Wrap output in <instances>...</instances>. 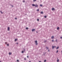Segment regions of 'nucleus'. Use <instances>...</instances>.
Masks as SVG:
<instances>
[{
    "label": "nucleus",
    "mask_w": 62,
    "mask_h": 62,
    "mask_svg": "<svg viewBox=\"0 0 62 62\" xmlns=\"http://www.w3.org/2000/svg\"><path fill=\"white\" fill-rule=\"evenodd\" d=\"M44 17L45 18H46V17H47V16H45Z\"/></svg>",
    "instance_id": "nucleus-21"
},
{
    "label": "nucleus",
    "mask_w": 62,
    "mask_h": 62,
    "mask_svg": "<svg viewBox=\"0 0 62 62\" xmlns=\"http://www.w3.org/2000/svg\"><path fill=\"white\" fill-rule=\"evenodd\" d=\"M58 48H59V47L58 46V47H57L56 48V49H58Z\"/></svg>",
    "instance_id": "nucleus-15"
},
{
    "label": "nucleus",
    "mask_w": 62,
    "mask_h": 62,
    "mask_svg": "<svg viewBox=\"0 0 62 62\" xmlns=\"http://www.w3.org/2000/svg\"><path fill=\"white\" fill-rule=\"evenodd\" d=\"M24 52H23V51H22V53H23Z\"/></svg>",
    "instance_id": "nucleus-22"
},
{
    "label": "nucleus",
    "mask_w": 62,
    "mask_h": 62,
    "mask_svg": "<svg viewBox=\"0 0 62 62\" xmlns=\"http://www.w3.org/2000/svg\"><path fill=\"white\" fill-rule=\"evenodd\" d=\"M15 19H16V20H17V18H15Z\"/></svg>",
    "instance_id": "nucleus-28"
},
{
    "label": "nucleus",
    "mask_w": 62,
    "mask_h": 62,
    "mask_svg": "<svg viewBox=\"0 0 62 62\" xmlns=\"http://www.w3.org/2000/svg\"><path fill=\"white\" fill-rule=\"evenodd\" d=\"M41 14H43V12H41Z\"/></svg>",
    "instance_id": "nucleus-10"
},
{
    "label": "nucleus",
    "mask_w": 62,
    "mask_h": 62,
    "mask_svg": "<svg viewBox=\"0 0 62 62\" xmlns=\"http://www.w3.org/2000/svg\"><path fill=\"white\" fill-rule=\"evenodd\" d=\"M61 39H62V37H61Z\"/></svg>",
    "instance_id": "nucleus-34"
},
{
    "label": "nucleus",
    "mask_w": 62,
    "mask_h": 62,
    "mask_svg": "<svg viewBox=\"0 0 62 62\" xmlns=\"http://www.w3.org/2000/svg\"><path fill=\"white\" fill-rule=\"evenodd\" d=\"M35 31V29H32V31Z\"/></svg>",
    "instance_id": "nucleus-5"
},
{
    "label": "nucleus",
    "mask_w": 62,
    "mask_h": 62,
    "mask_svg": "<svg viewBox=\"0 0 62 62\" xmlns=\"http://www.w3.org/2000/svg\"><path fill=\"white\" fill-rule=\"evenodd\" d=\"M46 60H45L44 61V62H46Z\"/></svg>",
    "instance_id": "nucleus-27"
},
{
    "label": "nucleus",
    "mask_w": 62,
    "mask_h": 62,
    "mask_svg": "<svg viewBox=\"0 0 62 62\" xmlns=\"http://www.w3.org/2000/svg\"><path fill=\"white\" fill-rule=\"evenodd\" d=\"M17 40V39H16L15 40V41H16Z\"/></svg>",
    "instance_id": "nucleus-12"
},
{
    "label": "nucleus",
    "mask_w": 62,
    "mask_h": 62,
    "mask_svg": "<svg viewBox=\"0 0 62 62\" xmlns=\"http://www.w3.org/2000/svg\"><path fill=\"white\" fill-rule=\"evenodd\" d=\"M29 62H31V61H29Z\"/></svg>",
    "instance_id": "nucleus-37"
},
{
    "label": "nucleus",
    "mask_w": 62,
    "mask_h": 62,
    "mask_svg": "<svg viewBox=\"0 0 62 62\" xmlns=\"http://www.w3.org/2000/svg\"><path fill=\"white\" fill-rule=\"evenodd\" d=\"M17 44H18V43H17Z\"/></svg>",
    "instance_id": "nucleus-40"
},
{
    "label": "nucleus",
    "mask_w": 62,
    "mask_h": 62,
    "mask_svg": "<svg viewBox=\"0 0 62 62\" xmlns=\"http://www.w3.org/2000/svg\"><path fill=\"white\" fill-rule=\"evenodd\" d=\"M58 50H57V52H56V53H58Z\"/></svg>",
    "instance_id": "nucleus-25"
},
{
    "label": "nucleus",
    "mask_w": 62,
    "mask_h": 62,
    "mask_svg": "<svg viewBox=\"0 0 62 62\" xmlns=\"http://www.w3.org/2000/svg\"><path fill=\"white\" fill-rule=\"evenodd\" d=\"M35 7L36 8H38V5L37 4H36L35 5Z\"/></svg>",
    "instance_id": "nucleus-2"
},
{
    "label": "nucleus",
    "mask_w": 62,
    "mask_h": 62,
    "mask_svg": "<svg viewBox=\"0 0 62 62\" xmlns=\"http://www.w3.org/2000/svg\"><path fill=\"white\" fill-rule=\"evenodd\" d=\"M46 48L47 49H49V48L48 47H46Z\"/></svg>",
    "instance_id": "nucleus-19"
},
{
    "label": "nucleus",
    "mask_w": 62,
    "mask_h": 62,
    "mask_svg": "<svg viewBox=\"0 0 62 62\" xmlns=\"http://www.w3.org/2000/svg\"><path fill=\"white\" fill-rule=\"evenodd\" d=\"M12 53H10V52L9 53V54H10V55H11V54Z\"/></svg>",
    "instance_id": "nucleus-11"
},
{
    "label": "nucleus",
    "mask_w": 62,
    "mask_h": 62,
    "mask_svg": "<svg viewBox=\"0 0 62 62\" xmlns=\"http://www.w3.org/2000/svg\"><path fill=\"white\" fill-rule=\"evenodd\" d=\"M17 62H19V60H17Z\"/></svg>",
    "instance_id": "nucleus-20"
},
{
    "label": "nucleus",
    "mask_w": 62,
    "mask_h": 62,
    "mask_svg": "<svg viewBox=\"0 0 62 62\" xmlns=\"http://www.w3.org/2000/svg\"><path fill=\"white\" fill-rule=\"evenodd\" d=\"M0 62H1V61H0Z\"/></svg>",
    "instance_id": "nucleus-41"
},
{
    "label": "nucleus",
    "mask_w": 62,
    "mask_h": 62,
    "mask_svg": "<svg viewBox=\"0 0 62 62\" xmlns=\"http://www.w3.org/2000/svg\"><path fill=\"white\" fill-rule=\"evenodd\" d=\"M12 7H13V6H12Z\"/></svg>",
    "instance_id": "nucleus-42"
},
{
    "label": "nucleus",
    "mask_w": 62,
    "mask_h": 62,
    "mask_svg": "<svg viewBox=\"0 0 62 62\" xmlns=\"http://www.w3.org/2000/svg\"><path fill=\"white\" fill-rule=\"evenodd\" d=\"M8 31H9V29H10V28L9 27H8Z\"/></svg>",
    "instance_id": "nucleus-3"
},
{
    "label": "nucleus",
    "mask_w": 62,
    "mask_h": 62,
    "mask_svg": "<svg viewBox=\"0 0 62 62\" xmlns=\"http://www.w3.org/2000/svg\"><path fill=\"white\" fill-rule=\"evenodd\" d=\"M27 58H28V56H27Z\"/></svg>",
    "instance_id": "nucleus-30"
},
{
    "label": "nucleus",
    "mask_w": 62,
    "mask_h": 62,
    "mask_svg": "<svg viewBox=\"0 0 62 62\" xmlns=\"http://www.w3.org/2000/svg\"><path fill=\"white\" fill-rule=\"evenodd\" d=\"M7 46H9V44H7Z\"/></svg>",
    "instance_id": "nucleus-29"
},
{
    "label": "nucleus",
    "mask_w": 62,
    "mask_h": 62,
    "mask_svg": "<svg viewBox=\"0 0 62 62\" xmlns=\"http://www.w3.org/2000/svg\"><path fill=\"white\" fill-rule=\"evenodd\" d=\"M57 62H59V60H57Z\"/></svg>",
    "instance_id": "nucleus-23"
},
{
    "label": "nucleus",
    "mask_w": 62,
    "mask_h": 62,
    "mask_svg": "<svg viewBox=\"0 0 62 62\" xmlns=\"http://www.w3.org/2000/svg\"><path fill=\"white\" fill-rule=\"evenodd\" d=\"M37 21H39V19H37Z\"/></svg>",
    "instance_id": "nucleus-17"
},
{
    "label": "nucleus",
    "mask_w": 62,
    "mask_h": 62,
    "mask_svg": "<svg viewBox=\"0 0 62 62\" xmlns=\"http://www.w3.org/2000/svg\"><path fill=\"white\" fill-rule=\"evenodd\" d=\"M46 42V41H45L44 42Z\"/></svg>",
    "instance_id": "nucleus-36"
},
{
    "label": "nucleus",
    "mask_w": 62,
    "mask_h": 62,
    "mask_svg": "<svg viewBox=\"0 0 62 62\" xmlns=\"http://www.w3.org/2000/svg\"><path fill=\"white\" fill-rule=\"evenodd\" d=\"M35 42L36 43V45H37L38 44L37 43V42H38L37 41H35Z\"/></svg>",
    "instance_id": "nucleus-1"
},
{
    "label": "nucleus",
    "mask_w": 62,
    "mask_h": 62,
    "mask_svg": "<svg viewBox=\"0 0 62 62\" xmlns=\"http://www.w3.org/2000/svg\"><path fill=\"white\" fill-rule=\"evenodd\" d=\"M0 12H1V13H3L2 12L0 11Z\"/></svg>",
    "instance_id": "nucleus-33"
},
{
    "label": "nucleus",
    "mask_w": 62,
    "mask_h": 62,
    "mask_svg": "<svg viewBox=\"0 0 62 62\" xmlns=\"http://www.w3.org/2000/svg\"><path fill=\"white\" fill-rule=\"evenodd\" d=\"M39 62H41V61H39Z\"/></svg>",
    "instance_id": "nucleus-38"
},
{
    "label": "nucleus",
    "mask_w": 62,
    "mask_h": 62,
    "mask_svg": "<svg viewBox=\"0 0 62 62\" xmlns=\"http://www.w3.org/2000/svg\"><path fill=\"white\" fill-rule=\"evenodd\" d=\"M26 29L27 30V29H28V28H26Z\"/></svg>",
    "instance_id": "nucleus-18"
},
{
    "label": "nucleus",
    "mask_w": 62,
    "mask_h": 62,
    "mask_svg": "<svg viewBox=\"0 0 62 62\" xmlns=\"http://www.w3.org/2000/svg\"><path fill=\"white\" fill-rule=\"evenodd\" d=\"M37 11H39V9H38L37 10Z\"/></svg>",
    "instance_id": "nucleus-14"
},
{
    "label": "nucleus",
    "mask_w": 62,
    "mask_h": 62,
    "mask_svg": "<svg viewBox=\"0 0 62 62\" xmlns=\"http://www.w3.org/2000/svg\"><path fill=\"white\" fill-rule=\"evenodd\" d=\"M56 47V46H52V48L54 49V47H55V48Z\"/></svg>",
    "instance_id": "nucleus-4"
},
{
    "label": "nucleus",
    "mask_w": 62,
    "mask_h": 62,
    "mask_svg": "<svg viewBox=\"0 0 62 62\" xmlns=\"http://www.w3.org/2000/svg\"><path fill=\"white\" fill-rule=\"evenodd\" d=\"M36 1H37V0H33L34 2H35Z\"/></svg>",
    "instance_id": "nucleus-16"
},
{
    "label": "nucleus",
    "mask_w": 62,
    "mask_h": 62,
    "mask_svg": "<svg viewBox=\"0 0 62 62\" xmlns=\"http://www.w3.org/2000/svg\"><path fill=\"white\" fill-rule=\"evenodd\" d=\"M24 60H26V58H24Z\"/></svg>",
    "instance_id": "nucleus-24"
},
{
    "label": "nucleus",
    "mask_w": 62,
    "mask_h": 62,
    "mask_svg": "<svg viewBox=\"0 0 62 62\" xmlns=\"http://www.w3.org/2000/svg\"><path fill=\"white\" fill-rule=\"evenodd\" d=\"M54 40H52V42H54Z\"/></svg>",
    "instance_id": "nucleus-26"
},
{
    "label": "nucleus",
    "mask_w": 62,
    "mask_h": 62,
    "mask_svg": "<svg viewBox=\"0 0 62 62\" xmlns=\"http://www.w3.org/2000/svg\"><path fill=\"white\" fill-rule=\"evenodd\" d=\"M40 7H42V5H41V4H40Z\"/></svg>",
    "instance_id": "nucleus-13"
},
{
    "label": "nucleus",
    "mask_w": 62,
    "mask_h": 62,
    "mask_svg": "<svg viewBox=\"0 0 62 62\" xmlns=\"http://www.w3.org/2000/svg\"><path fill=\"white\" fill-rule=\"evenodd\" d=\"M51 38L52 39H53L54 38V36H52V37H51Z\"/></svg>",
    "instance_id": "nucleus-6"
},
{
    "label": "nucleus",
    "mask_w": 62,
    "mask_h": 62,
    "mask_svg": "<svg viewBox=\"0 0 62 62\" xmlns=\"http://www.w3.org/2000/svg\"><path fill=\"white\" fill-rule=\"evenodd\" d=\"M57 30H59V27H58L57 28Z\"/></svg>",
    "instance_id": "nucleus-8"
},
{
    "label": "nucleus",
    "mask_w": 62,
    "mask_h": 62,
    "mask_svg": "<svg viewBox=\"0 0 62 62\" xmlns=\"http://www.w3.org/2000/svg\"><path fill=\"white\" fill-rule=\"evenodd\" d=\"M23 2H25V1H23Z\"/></svg>",
    "instance_id": "nucleus-31"
},
{
    "label": "nucleus",
    "mask_w": 62,
    "mask_h": 62,
    "mask_svg": "<svg viewBox=\"0 0 62 62\" xmlns=\"http://www.w3.org/2000/svg\"><path fill=\"white\" fill-rule=\"evenodd\" d=\"M50 51V50H48V51L49 52Z\"/></svg>",
    "instance_id": "nucleus-35"
},
{
    "label": "nucleus",
    "mask_w": 62,
    "mask_h": 62,
    "mask_svg": "<svg viewBox=\"0 0 62 62\" xmlns=\"http://www.w3.org/2000/svg\"><path fill=\"white\" fill-rule=\"evenodd\" d=\"M36 32H37V33H38V32L37 31H36Z\"/></svg>",
    "instance_id": "nucleus-39"
},
{
    "label": "nucleus",
    "mask_w": 62,
    "mask_h": 62,
    "mask_svg": "<svg viewBox=\"0 0 62 62\" xmlns=\"http://www.w3.org/2000/svg\"><path fill=\"white\" fill-rule=\"evenodd\" d=\"M52 10H54V8H52Z\"/></svg>",
    "instance_id": "nucleus-9"
},
{
    "label": "nucleus",
    "mask_w": 62,
    "mask_h": 62,
    "mask_svg": "<svg viewBox=\"0 0 62 62\" xmlns=\"http://www.w3.org/2000/svg\"><path fill=\"white\" fill-rule=\"evenodd\" d=\"M32 6H35V5L34 4H32Z\"/></svg>",
    "instance_id": "nucleus-7"
},
{
    "label": "nucleus",
    "mask_w": 62,
    "mask_h": 62,
    "mask_svg": "<svg viewBox=\"0 0 62 62\" xmlns=\"http://www.w3.org/2000/svg\"><path fill=\"white\" fill-rule=\"evenodd\" d=\"M56 42H57V39H56Z\"/></svg>",
    "instance_id": "nucleus-32"
}]
</instances>
